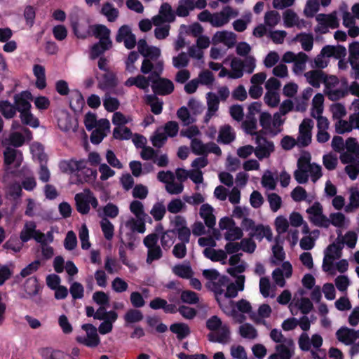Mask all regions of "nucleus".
Returning <instances> with one entry per match:
<instances>
[{
  "mask_svg": "<svg viewBox=\"0 0 359 359\" xmlns=\"http://www.w3.org/2000/svg\"><path fill=\"white\" fill-rule=\"evenodd\" d=\"M206 327L210 331L219 330L216 334L210 332L208 334V340L211 342L226 344L230 338V330L228 325H222L221 319L217 316H212L206 320Z\"/></svg>",
  "mask_w": 359,
  "mask_h": 359,
  "instance_id": "obj_1",
  "label": "nucleus"
},
{
  "mask_svg": "<svg viewBox=\"0 0 359 359\" xmlns=\"http://www.w3.org/2000/svg\"><path fill=\"white\" fill-rule=\"evenodd\" d=\"M344 248V241H337L330 244L325 250L323 262L324 271L330 272L333 269V261L341 257V250Z\"/></svg>",
  "mask_w": 359,
  "mask_h": 359,
  "instance_id": "obj_2",
  "label": "nucleus"
},
{
  "mask_svg": "<svg viewBox=\"0 0 359 359\" xmlns=\"http://www.w3.org/2000/svg\"><path fill=\"white\" fill-rule=\"evenodd\" d=\"M262 131H258V133H255V142L257 146L255 149L254 148V153L259 160L269 157L275 149L273 142L261 136L259 134Z\"/></svg>",
  "mask_w": 359,
  "mask_h": 359,
  "instance_id": "obj_3",
  "label": "nucleus"
},
{
  "mask_svg": "<svg viewBox=\"0 0 359 359\" xmlns=\"http://www.w3.org/2000/svg\"><path fill=\"white\" fill-rule=\"evenodd\" d=\"M81 328L86 332L87 337L79 336L76 338V341L88 347H97L100 343L97 328L90 323L83 324Z\"/></svg>",
  "mask_w": 359,
  "mask_h": 359,
  "instance_id": "obj_4",
  "label": "nucleus"
},
{
  "mask_svg": "<svg viewBox=\"0 0 359 359\" xmlns=\"http://www.w3.org/2000/svg\"><path fill=\"white\" fill-rule=\"evenodd\" d=\"M313 121L311 118H304L299 128L297 144L300 147H306L311 142V130Z\"/></svg>",
  "mask_w": 359,
  "mask_h": 359,
  "instance_id": "obj_5",
  "label": "nucleus"
},
{
  "mask_svg": "<svg viewBox=\"0 0 359 359\" xmlns=\"http://www.w3.org/2000/svg\"><path fill=\"white\" fill-rule=\"evenodd\" d=\"M151 79V88L154 95H168L171 94L175 89L172 81L166 78H160L158 79Z\"/></svg>",
  "mask_w": 359,
  "mask_h": 359,
  "instance_id": "obj_6",
  "label": "nucleus"
},
{
  "mask_svg": "<svg viewBox=\"0 0 359 359\" xmlns=\"http://www.w3.org/2000/svg\"><path fill=\"white\" fill-rule=\"evenodd\" d=\"M238 12L235 11L231 6H226L219 13L212 14V25L215 27H220L229 22L231 16L236 17Z\"/></svg>",
  "mask_w": 359,
  "mask_h": 359,
  "instance_id": "obj_7",
  "label": "nucleus"
},
{
  "mask_svg": "<svg viewBox=\"0 0 359 359\" xmlns=\"http://www.w3.org/2000/svg\"><path fill=\"white\" fill-rule=\"evenodd\" d=\"M13 100L16 111L20 112L31 109L32 105L29 101L32 100V95L29 91L24 90L20 93L15 94Z\"/></svg>",
  "mask_w": 359,
  "mask_h": 359,
  "instance_id": "obj_8",
  "label": "nucleus"
},
{
  "mask_svg": "<svg viewBox=\"0 0 359 359\" xmlns=\"http://www.w3.org/2000/svg\"><path fill=\"white\" fill-rule=\"evenodd\" d=\"M86 161L83 159L76 161L74 158L62 160L59 163V168L62 172L72 174L75 172L81 171L85 168Z\"/></svg>",
  "mask_w": 359,
  "mask_h": 359,
  "instance_id": "obj_9",
  "label": "nucleus"
},
{
  "mask_svg": "<svg viewBox=\"0 0 359 359\" xmlns=\"http://www.w3.org/2000/svg\"><path fill=\"white\" fill-rule=\"evenodd\" d=\"M91 29V36H94L96 39H99V41H103L109 44H112V41L110 39V29L105 25L101 24H97L94 25H90Z\"/></svg>",
  "mask_w": 359,
  "mask_h": 359,
  "instance_id": "obj_10",
  "label": "nucleus"
},
{
  "mask_svg": "<svg viewBox=\"0 0 359 359\" xmlns=\"http://www.w3.org/2000/svg\"><path fill=\"white\" fill-rule=\"evenodd\" d=\"M118 85V80L116 74L107 71L104 74L99 81L98 88L102 90L113 89Z\"/></svg>",
  "mask_w": 359,
  "mask_h": 359,
  "instance_id": "obj_11",
  "label": "nucleus"
},
{
  "mask_svg": "<svg viewBox=\"0 0 359 359\" xmlns=\"http://www.w3.org/2000/svg\"><path fill=\"white\" fill-rule=\"evenodd\" d=\"M250 238H255L259 241H261L264 237L269 241H271L273 238L272 231L269 226H264L263 224H258L254 230L249 233Z\"/></svg>",
  "mask_w": 359,
  "mask_h": 359,
  "instance_id": "obj_12",
  "label": "nucleus"
},
{
  "mask_svg": "<svg viewBox=\"0 0 359 359\" xmlns=\"http://www.w3.org/2000/svg\"><path fill=\"white\" fill-rule=\"evenodd\" d=\"M354 334L355 330L347 327H342L337 331L336 337L339 341L346 345H350L355 341Z\"/></svg>",
  "mask_w": 359,
  "mask_h": 359,
  "instance_id": "obj_13",
  "label": "nucleus"
},
{
  "mask_svg": "<svg viewBox=\"0 0 359 359\" xmlns=\"http://www.w3.org/2000/svg\"><path fill=\"white\" fill-rule=\"evenodd\" d=\"M43 359H71V355L60 350L50 347L43 348L40 351Z\"/></svg>",
  "mask_w": 359,
  "mask_h": 359,
  "instance_id": "obj_14",
  "label": "nucleus"
},
{
  "mask_svg": "<svg viewBox=\"0 0 359 359\" xmlns=\"http://www.w3.org/2000/svg\"><path fill=\"white\" fill-rule=\"evenodd\" d=\"M170 330L177 335L178 340L182 341L187 337L190 333V327L184 323H175L170 326Z\"/></svg>",
  "mask_w": 359,
  "mask_h": 359,
  "instance_id": "obj_15",
  "label": "nucleus"
},
{
  "mask_svg": "<svg viewBox=\"0 0 359 359\" xmlns=\"http://www.w3.org/2000/svg\"><path fill=\"white\" fill-rule=\"evenodd\" d=\"M76 210L82 214L87 215L90 212V205L87 194L79 193L75 195Z\"/></svg>",
  "mask_w": 359,
  "mask_h": 359,
  "instance_id": "obj_16",
  "label": "nucleus"
},
{
  "mask_svg": "<svg viewBox=\"0 0 359 359\" xmlns=\"http://www.w3.org/2000/svg\"><path fill=\"white\" fill-rule=\"evenodd\" d=\"M203 255L212 262H219L227 258L226 253L223 250H215L212 248H206L203 250Z\"/></svg>",
  "mask_w": 359,
  "mask_h": 359,
  "instance_id": "obj_17",
  "label": "nucleus"
},
{
  "mask_svg": "<svg viewBox=\"0 0 359 359\" xmlns=\"http://www.w3.org/2000/svg\"><path fill=\"white\" fill-rule=\"evenodd\" d=\"M294 41H300L302 47L305 51H310L313 46V36L312 34L301 32L296 35Z\"/></svg>",
  "mask_w": 359,
  "mask_h": 359,
  "instance_id": "obj_18",
  "label": "nucleus"
},
{
  "mask_svg": "<svg viewBox=\"0 0 359 359\" xmlns=\"http://www.w3.org/2000/svg\"><path fill=\"white\" fill-rule=\"evenodd\" d=\"M36 228V224L33 221L27 222L25 224L24 227L20 233V238L22 243H27L29 240L32 239Z\"/></svg>",
  "mask_w": 359,
  "mask_h": 359,
  "instance_id": "obj_19",
  "label": "nucleus"
},
{
  "mask_svg": "<svg viewBox=\"0 0 359 359\" xmlns=\"http://www.w3.org/2000/svg\"><path fill=\"white\" fill-rule=\"evenodd\" d=\"M16 112L14 104H11L8 100L0 101V113L6 119L14 118Z\"/></svg>",
  "mask_w": 359,
  "mask_h": 359,
  "instance_id": "obj_20",
  "label": "nucleus"
},
{
  "mask_svg": "<svg viewBox=\"0 0 359 359\" xmlns=\"http://www.w3.org/2000/svg\"><path fill=\"white\" fill-rule=\"evenodd\" d=\"M111 47L112 44L107 43L102 41L94 43L90 48V58L92 60L97 58L100 55L103 54L106 50H109Z\"/></svg>",
  "mask_w": 359,
  "mask_h": 359,
  "instance_id": "obj_21",
  "label": "nucleus"
},
{
  "mask_svg": "<svg viewBox=\"0 0 359 359\" xmlns=\"http://www.w3.org/2000/svg\"><path fill=\"white\" fill-rule=\"evenodd\" d=\"M146 104L151 107V111L156 115L161 114L163 110V102L156 95L146 96Z\"/></svg>",
  "mask_w": 359,
  "mask_h": 359,
  "instance_id": "obj_22",
  "label": "nucleus"
},
{
  "mask_svg": "<svg viewBox=\"0 0 359 359\" xmlns=\"http://www.w3.org/2000/svg\"><path fill=\"white\" fill-rule=\"evenodd\" d=\"M232 72L229 74V78L237 79L243 75L244 63L241 59L234 58L231 62Z\"/></svg>",
  "mask_w": 359,
  "mask_h": 359,
  "instance_id": "obj_23",
  "label": "nucleus"
},
{
  "mask_svg": "<svg viewBox=\"0 0 359 359\" xmlns=\"http://www.w3.org/2000/svg\"><path fill=\"white\" fill-rule=\"evenodd\" d=\"M100 13L104 15L108 21L114 22L117 19L119 12L117 8L113 7L111 3L107 2L102 5Z\"/></svg>",
  "mask_w": 359,
  "mask_h": 359,
  "instance_id": "obj_24",
  "label": "nucleus"
},
{
  "mask_svg": "<svg viewBox=\"0 0 359 359\" xmlns=\"http://www.w3.org/2000/svg\"><path fill=\"white\" fill-rule=\"evenodd\" d=\"M123 318L126 324L129 325L142 321L144 316L140 310L130 309L125 313Z\"/></svg>",
  "mask_w": 359,
  "mask_h": 359,
  "instance_id": "obj_25",
  "label": "nucleus"
},
{
  "mask_svg": "<svg viewBox=\"0 0 359 359\" xmlns=\"http://www.w3.org/2000/svg\"><path fill=\"white\" fill-rule=\"evenodd\" d=\"M309 83L314 88H318L320 83H324L326 74L321 70H313L307 73Z\"/></svg>",
  "mask_w": 359,
  "mask_h": 359,
  "instance_id": "obj_26",
  "label": "nucleus"
},
{
  "mask_svg": "<svg viewBox=\"0 0 359 359\" xmlns=\"http://www.w3.org/2000/svg\"><path fill=\"white\" fill-rule=\"evenodd\" d=\"M72 30L75 36L79 39H85L91 36V29L90 25H81L78 22H74L72 24Z\"/></svg>",
  "mask_w": 359,
  "mask_h": 359,
  "instance_id": "obj_27",
  "label": "nucleus"
},
{
  "mask_svg": "<svg viewBox=\"0 0 359 359\" xmlns=\"http://www.w3.org/2000/svg\"><path fill=\"white\" fill-rule=\"evenodd\" d=\"M20 118L22 124L29 126L34 128L39 126V121L31 112V109L20 112Z\"/></svg>",
  "mask_w": 359,
  "mask_h": 359,
  "instance_id": "obj_28",
  "label": "nucleus"
},
{
  "mask_svg": "<svg viewBox=\"0 0 359 359\" xmlns=\"http://www.w3.org/2000/svg\"><path fill=\"white\" fill-rule=\"evenodd\" d=\"M39 290L40 286L36 277H30L26 280L25 283V290L29 296L33 297L36 295Z\"/></svg>",
  "mask_w": 359,
  "mask_h": 359,
  "instance_id": "obj_29",
  "label": "nucleus"
},
{
  "mask_svg": "<svg viewBox=\"0 0 359 359\" xmlns=\"http://www.w3.org/2000/svg\"><path fill=\"white\" fill-rule=\"evenodd\" d=\"M173 273L180 278L189 279L194 275V271L189 265L177 264L172 269Z\"/></svg>",
  "mask_w": 359,
  "mask_h": 359,
  "instance_id": "obj_30",
  "label": "nucleus"
},
{
  "mask_svg": "<svg viewBox=\"0 0 359 359\" xmlns=\"http://www.w3.org/2000/svg\"><path fill=\"white\" fill-rule=\"evenodd\" d=\"M159 13L163 18L164 22H172L175 20V14L170 4L163 3L160 7Z\"/></svg>",
  "mask_w": 359,
  "mask_h": 359,
  "instance_id": "obj_31",
  "label": "nucleus"
},
{
  "mask_svg": "<svg viewBox=\"0 0 359 359\" xmlns=\"http://www.w3.org/2000/svg\"><path fill=\"white\" fill-rule=\"evenodd\" d=\"M349 197V203L345 207L346 212H351L359 208V191L356 188H351Z\"/></svg>",
  "mask_w": 359,
  "mask_h": 359,
  "instance_id": "obj_32",
  "label": "nucleus"
},
{
  "mask_svg": "<svg viewBox=\"0 0 359 359\" xmlns=\"http://www.w3.org/2000/svg\"><path fill=\"white\" fill-rule=\"evenodd\" d=\"M219 140L223 144H227L233 142L235 139L234 135L231 133V127L229 125L224 126L221 128L219 133Z\"/></svg>",
  "mask_w": 359,
  "mask_h": 359,
  "instance_id": "obj_33",
  "label": "nucleus"
},
{
  "mask_svg": "<svg viewBox=\"0 0 359 359\" xmlns=\"http://www.w3.org/2000/svg\"><path fill=\"white\" fill-rule=\"evenodd\" d=\"M207 144H203L201 140L197 138L191 140V149L194 154L207 156Z\"/></svg>",
  "mask_w": 359,
  "mask_h": 359,
  "instance_id": "obj_34",
  "label": "nucleus"
},
{
  "mask_svg": "<svg viewBox=\"0 0 359 359\" xmlns=\"http://www.w3.org/2000/svg\"><path fill=\"white\" fill-rule=\"evenodd\" d=\"M100 226L104 238L107 241H111L113 238L114 231V226L112 223L104 218L101 221Z\"/></svg>",
  "mask_w": 359,
  "mask_h": 359,
  "instance_id": "obj_35",
  "label": "nucleus"
},
{
  "mask_svg": "<svg viewBox=\"0 0 359 359\" xmlns=\"http://www.w3.org/2000/svg\"><path fill=\"white\" fill-rule=\"evenodd\" d=\"M175 230H168L163 233L161 237V243L164 250H168L174 243L175 236Z\"/></svg>",
  "mask_w": 359,
  "mask_h": 359,
  "instance_id": "obj_36",
  "label": "nucleus"
},
{
  "mask_svg": "<svg viewBox=\"0 0 359 359\" xmlns=\"http://www.w3.org/2000/svg\"><path fill=\"white\" fill-rule=\"evenodd\" d=\"M180 299L183 303L189 304H196L199 302L197 293L191 290H182Z\"/></svg>",
  "mask_w": 359,
  "mask_h": 359,
  "instance_id": "obj_37",
  "label": "nucleus"
},
{
  "mask_svg": "<svg viewBox=\"0 0 359 359\" xmlns=\"http://www.w3.org/2000/svg\"><path fill=\"white\" fill-rule=\"evenodd\" d=\"M219 308L223 311L224 313L228 316H234L236 313V310L233 308L234 302L232 300L227 301L226 299H219L217 301Z\"/></svg>",
  "mask_w": 359,
  "mask_h": 359,
  "instance_id": "obj_38",
  "label": "nucleus"
},
{
  "mask_svg": "<svg viewBox=\"0 0 359 359\" xmlns=\"http://www.w3.org/2000/svg\"><path fill=\"white\" fill-rule=\"evenodd\" d=\"M132 135L131 130L128 127H116L113 130V137L117 140H129Z\"/></svg>",
  "mask_w": 359,
  "mask_h": 359,
  "instance_id": "obj_39",
  "label": "nucleus"
},
{
  "mask_svg": "<svg viewBox=\"0 0 359 359\" xmlns=\"http://www.w3.org/2000/svg\"><path fill=\"white\" fill-rule=\"evenodd\" d=\"M239 332L243 337L251 339L256 338L257 336V330L249 323L241 325L239 329Z\"/></svg>",
  "mask_w": 359,
  "mask_h": 359,
  "instance_id": "obj_40",
  "label": "nucleus"
},
{
  "mask_svg": "<svg viewBox=\"0 0 359 359\" xmlns=\"http://www.w3.org/2000/svg\"><path fill=\"white\" fill-rule=\"evenodd\" d=\"M207 104L209 112H215L218 110L219 104V99L218 96L212 93L209 92L206 95Z\"/></svg>",
  "mask_w": 359,
  "mask_h": 359,
  "instance_id": "obj_41",
  "label": "nucleus"
},
{
  "mask_svg": "<svg viewBox=\"0 0 359 359\" xmlns=\"http://www.w3.org/2000/svg\"><path fill=\"white\" fill-rule=\"evenodd\" d=\"M166 209L164 205L159 202L156 203L150 211L151 215L156 221H161L163 218Z\"/></svg>",
  "mask_w": 359,
  "mask_h": 359,
  "instance_id": "obj_42",
  "label": "nucleus"
},
{
  "mask_svg": "<svg viewBox=\"0 0 359 359\" xmlns=\"http://www.w3.org/2000/svg\"><path fill=\"white\" fill-rule=\"evenodd\" d=\"M130 210L136 217L137 219H140L142 217H145L144 205L140 201H133L130 204Z\"/></svg>",
  "mask_w": 359,
  "mask_h": 359,
  "instance_id": "obj_43",
  "label": "nucleus"
},
{
  "mask_svg": "<svg viewBox=\"0 0 359 359\" xmlns=\"http://www.w3.org/2000/svg\"><path fill=\"white\" fill-rule=\"evenodd\" d=\"M41 265V262L39 260H34L32 263L29 264L27 266L22 269L20 273V276L22 278H26L27 276L32 274L35 271H36ZM19 275L15 276L16 278H18Z\"/></svg>",
  "mask_w": 359,
  "mask_h": 359,
  "instance_id": "obj_44",
  "label": "nucleus"
},
{
  "mask_svg": "<svg viewBox=\"0 0 359 359\" xmlns=\"http://www.w3.org/2000/svg\"><path fill=\"white\" fill-rule=\"evenodd\" d=\"M270 337L276 343H285L288 346H294L293 341L291 339L285 338L282 332L276 328L271 330Z\"/></svg>",
  "mask_w": 359,
  "mask_h": 359,
  "instance_id": "obj_45",
  "label": "nucleus"
},
{
  "mask_svg": "<svg viewBox=\"0 0 359 359\" xmlns=\"http://www.w3.org/2000/svg\"><path fill=\"white\" fill-rule=\"evenodd\" d=\"M280 19V15L276 11H267L264 15V22L270 27H275L279 22Z\"/></svg>",
  "mask_w": 359,
  "mask_h": 359,
  "instance_id": "obj_46",
  "label": "nucleus"
},
{
  "mask_svg": "<svg viewBox=\"0 0 359 359\" xmlns=\"http://www.w3.org/2000/svg\"><path fill=\"white\" fill-rule=\"evenodd\" d=\"M243 236L242 229L238 226H233L225 233L224 238L228 241H233L242 238Z\"/></svg>",
  "mask_w": 359,
  "mask_h": 359,
  "instance_id": "obj_47",
  "label": "nucleus"
},
{
  "mask_svg": "<svg viewBox=\"0 0 359 359\" xmlns=\"http://www.w3.org/2000/svg\"><path fill=\"white\" fill-rule=\"evenodd\" d=\"M69 292L74 300L80 299L84 296V288L80 283L74 282L70 286Z\"/></svg>",
  "mask_w": 359,
  "mask_h": 359,
  "instance_id": "obj_48",
  "label": "nucleus"
},
{
  "mask_svg": "<svg viewBox=\"0 0 359 359\" xmlns=\"http://www.w3.org/2000/svg\"><path fill=\"white\" fill-rule=\"evenodd\" d=\"M148 249L147 262L150 264L155 260L160 259L163 256L161 248L159 245L151 247Z\"/></svg>",
  "mask_w": 359,
  "mask_h": 359,
  "instance_id": "obj_49",
  "label": "nucleus"
},
{
  "mask_svg": "<svg viewBox=\"0 0 359 359\" xmlns=\"http://www.w3.org/2000/svg\"><path fill=\"white\" fill-rule=\"evenodd\" d=\"M319 10L318 0H308L304 13L306 17L312 18Z\"/></svg>",
  "mask_w": 359,
  "mask_h": 359,
  "instance_id": "obj_50",
  "label": "nucleus"
},
{
  "mask_svg": "<svg viewBox=\"0 0 359 359\" xmlns=\"http://www.w3.org/2000/svg\"><path fill=\"white\" fill-rule=\"evenodd\" d=\"M290 346L285 343H282L276 345V353L279 355L280 359H290L292 355V352L290 349Z\"/></svg>",
  "mask_w": 359,
  "mask_h": 359,
  "instance_id": "obj_51",
  "label": "nucleus"
},
{
  "mask_svg": "<svg viewBox=\"0 0 359 359\" xmlns=\"http://www.w3.org/2000/svg\"><path fill=\"white\" fill-rule=\"evenodd\" d=\"M168 140L167 135L163 133L156 131L154 135L151 137V142L153 146L156 148H161Z\"/></svg>",
  "mask_w": 359,
  "mask_h": 359,
  "instance_id": "obj_52",
  "label": "nucleus"
},
{
  "mask_svg": "<svg viewBox=\"0 0 359 359\" xmlns=\"http://www.w3.org/2000/svg\"><path fill=\"white\" fill-rule=\"evenodd\" d=\"M298 20L297 15L292 10L287 9L283 13L284 24L286 27H292Z\"/></svg>",
  "mask_w": 359,
  "mask_h": 359,
  "instance_id": "obj_53",
  "label": "nucleus"
},
{
  "mask_svg": "<svg viewBox=\"0 0 359 359\" xmlns=\"http://www.w3.org/2000/svg\"><path fill=\"white\" fill-rule=\"evenodd\" d=\"M79 239L81 241V248L83 250H88L90 247L89 242L88 229L86 225H83L79 233Z\"/></svg>",
  "mask_w": 359,
  "mask_h": 359,
  "instance_id": "obj_54",
  "label": "nucleus"
},
{
  "mask_svg": "<svg viewBox=\"0 0 359 359\" xmlns=\"http://www.w3.org/2000/svg\"><path fill=\"white\" fill-rule=\"evenodd\" d=\"M164 133L168 137H175L179 131V125L176 121H169L164 125Z\"/></svg>",
  "mask_w": 359,
  "mask_h": 359,
  "instance_id": "obj_55",
  "label": "nucleus"
},
{
  "mask_svg": "<svg viewBox=\"0 0 359 359\" xmlns=\"http://www.w3.org/2000/svg\"><path fill=\"white\" fill-rule=\"evenodd\" d=\"M24 18L26 20V24L29 27H32L34 24L36 17V10L34 6L28 5L24 10Z\"/></svg>",
  "mask_w": 359,
  "mask_h": 359,
  "instance_id": "obj_56",
  "label": "nucleus"
},
{
  "mask_svg": "<svg viewBox=\"0 0 359 359\" xmlns=\"http://www.w3.org/2000/svg\"><path fill=\"white\" fill-rule=\"evenodd\" d=\"M306 212L311 215L312 217H320L325 220V215L323 214V207L319 202H315L311 207L306 210Z\"/></svg>",
  "mask_w": 359,
  "mask_h": 359,
  "instance_id": "obj_57",
  "label": "nucleus"
},
{
  "mask_svg": "<svg viewBox=\"0 0 359 359\" xmlns=\"http://www.w3.org/2000/svg\"><path fill=\"white\" fill-rule=\"evenodd\" d=\"M103 104L105 109L109 112L115 111L120 106L118 100L112 97H106L103 100Z\"/></svg>",
  "mask_w": 359,
  "mask_h": 359,
  "instance_id": "obj_58",
  "label": "nucleus"
},
{
  "mask_svg": "<svg viewBox=\"0 0 359 359\" xmlns=\"http://www.w3.org/2000/svg\"><path fill=\"white\" fill-rule=\"evenodd\" d=\"M334 119H341L346 114L345 107L341 103H335L330 107Z\"/></svg>",
  "mask_w": 359,
  "mask_h": 359,
  "instance_id": "obj_59",
  "label": "nucleus"
},
{
  "mask_svg": "<svg viewBox=\"0 0 359 359\" xmlns=\"http://www.w3.org/2000/svg\"><path fill=\"white\" fill-rule=\"evenodd\" d=\"M77 245V239L75 233L73 231L67 232L64 241V246L67 250H74Z\"/></svg>",
  "mask_w": 359,
  "mask_h": 359,
  "instance_id": "obj_60",
  "label": "nucleus"
},
{
  "mask_svg": "<svg viewBox=\"0 0 359 359\" xmlns=\"http://www.w3.org/2000/svg\"><path fill=\"white\" fill-rule=\"evenodd\" d=\"M18 151L11 147H6L4 151V164L11 165L14 163L17 158Z\"/></svg>",
  "mask_w": 359,
  "mask_h": 359,
  "instance_id": "obj_61",
  "label": "nucleus"
},
{
  "mask_svg": "<svg viewBox=\"0 0 359 359\" xmlns=\"http://www.w3.org/2000/svg\"><path fill=\"white\" fill-rule=\"evenodd\" d=\"M268 201L270 205V208L273 212L278 211L282 204V199L279 195L276 193H271L268 195Z\"/></svg>",
  "mask_w": 359,
  "mask_h": 359,
  "instance_id": "obj_62",
  "label": "nucleus"
},
{
  "mask_svg": "<svg viewBox=\"0 0 359 359\" xmlns=\"http://www.w3.org/2000/svg\"><path fill=\"white\" fill-rule=\"evenodd\" d=\"M348 62L359 60V42L353 41L348 46Z\"/></svg>",
  "mask_w": 359,
  "mask_h": 359,
  "instance_id": "obj_63",
  "label": "nucleus"
},
{
  "mask_svg": "<svg viewBox=\"0 0 359 359\" xmlns=\"http://www.w3.org/2000/svg\"><path fill=\"white\" fill-rule=\"evenodd\" d=\"M344 170L350 179L355 180L359 174V160L352 164L347 165Z\"/></svg>",
  "mask_w": 359,
  "mask_h": 359,
  "instance_id": "obj_64",
  "label": "nucleus"
}]
</instances>
